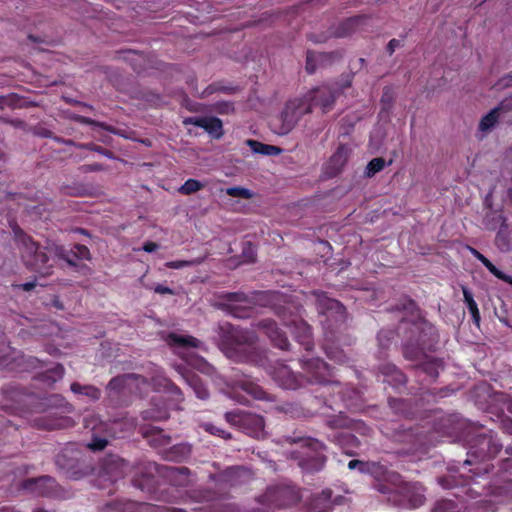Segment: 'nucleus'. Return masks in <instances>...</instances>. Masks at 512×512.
<instances>
[{"label":"nucleus","mask_w":512,"mask_h":512,"mask_svg":"<svg viewBox=\"0 0 512 512\" xmlns=\"http://www.w3.org/2000/svg\"><path fill=\"white\" fill-rule=\"evenodd\" d=\"M322 403L324 406L338 411L339 414L332 416L327 419L326 425L332 429L346 428L350 424L349 418L344 414V412L340 409V405L338 402L332 397V399H328L326 396L322 397Z\"/></svg>","instance_id":"nucleus-32"},{"label":"nucleus","mask_w":512,"mask_h":512,"mask_svg":"<svg viewBox=\"0 0 512 512\" xmlns=\"http://www.w3.org/2000/svg\"><path fill=\"white\" fill-rule=\"evenodd\" d=\"M396 308L398 310L406 311L412 315H416L417 318L422 317L417 303L410 297H404L401 299Z\"/></svg>","instance_id":"nucleus-57"},{"label":"nucleus","mask_w":512,"mask_h":512,"mask_svg":"<svg viewBox=\"0 0 512 512\" xmlns=\"http://www.w3.org/2000/svg\"><path fill=\"white\" fill-rule=\"evenodd\" d=\"M37 369L43 367V362L33 356H25L9 345H0V369L13 370L16 367Z\"/></svg>","instance_id":"nucleus-17"},{"label":"nucleus","mask_w":512,"mask_h":512,"mask_svg":"<svg viewBox=\"0 0 512 512\" xmlns=\"http://www.w3.org/2000/svg\"><path fill=\"white\" fill-rule=\"evenodd\" d=\"M395 442L403 444L400 451L405 454L424 453L432 444L431 437L419 428L403 429L395 434Z\"/></svg>","instance_id":"nucleus-13"},{"label":"nucleus","mask_w":512,"mask_h":512,"mask_svg":"<svg viewBox=\"0 0 512 512\" xmlns=\"http://www.w3.org/2000/svg\"><path fill=\"white\" fill-rule=\"evenodd\" d=\"M139 379H143V377L135 373L113 377L106 386L109 403L115 407L123 406L125 404V397L128 394L127 382Z\"/></svg>","instance_id":"nucleus-21"},{"label":"nucleus","mask_w":512,"mask_h":512,"mask_svg":"<svg viewBox=\"0 0 512 512\" xmlns=\"http://www.w3.org/2000/svg\"><path fill=\"white\" fill-rule=\"evenodd\" d=\"M470 253L479 260L491 274H493L496 278L512 285V276L505 274L501 270H499L487 257H485L482 253H480L477 249L473 247H468Z\"/></svg>","instance_id":"nucleus-39"},{"label":"nucleus","mask_w":512,"mask_h":512,"mask_svg":"<svg viewBox=\"0 0 512 512\" xmlns=\"http://www.w3.org/2000/svg\"><path fill=\"white\" fill-rule=\"evenodd\" d=\"M309 96L294 98L286 102L280 116L275 119V132L279 135L290 133L300 119L312 113V103H309Z\"/></svg>","instance_id":"nucleus-9"},{"label":"nucleus","mask_w":512,"mask_h":512,"mask_svg":"<svg viewBox=\"0 0 512 512\" xmlns=\"http://www.w3.org/2000/svg\"><path fill=\"white\" fill-rule=\"evenodd\" d=\"M187 383L189 386L193 389L195 392L197 398L201 400H206L209 397V391L201 378L196 374H188L185 377Z\"/></svg>","instance_id":"nucleus-47"},{"label":"nucleus","mask_w":512,"mask_h":512,"mask_svg":"<svg viewBox=\"0 0 512 512\" xmlns=\"http://www.w3.org/2000/svg\"><path fill=\"white\" fill-rule=\"evenodd\" d=\"M225 419L228 423L243 429L247 434L258 436L265 427L264 418L260 415L234 410L225 413Z\"/></svg>","instance_id":"nucleus-16"},{"label":"nucleus","mask_w":512,"mask_h":512,"mask_svg":"<svg viewBox=\"0 0 512 512\" xmlns=\"http://www.w3.org/2000/svg\"><path fill=\"white\" fill-rule=\"evenodd\" d=\"M255 500L267 508H289L301 501V492L296 485L283 482L268 486Z\"/></svg>","instance_id":"nucleus-8"},{"label":"nucleus","mask_w":512,"mask_h":512,"mask_svg":"<svg viewBox=\"0 0 512 512\" xmlns=\"http://www.w3.org/2000/svg\"><path fill=\"white\" fill-rule=\"evenodd\" d=\"M348 159L347 149L344 145H339L337 150L332 154L328 163H327V174L329 176L334 177L339 174L346 164Z\"/></svg>","instance_id":"nucleus-34"},{"label":"nucleus","mask_w":512,"mask_h":512,"mask_svg":"<svg viewBox=\"0 0 512 512\" xmlns=\"http://www.w3.org/2000/svg\"><path fill=\"white\" fill-rule=\"evenodd\" d=\"M65 373L63 365L56 364L54 367L47 369L45 372L39 374V379L48 385H52L58 380L62 379Z\"/></svg>","instance_id":"nucleus-50"},{"label":"nucleus","mask_w":512,"mask_h":512,"mask_svg":"<svg viewBox=\"0 0 512 512\" xmlns=\"http://www.w3.org/2000/svg\"><path fill=\"white\" fill-rule=\"evenodd\" d=\"M403 335V356L410 361L422 360L427 352H433L439 341L437 328L424 317L414 321H402L399 327Z\"/></svg>","instance_id":"nucleus-3"},{"label":"nucleus","mask_w":512,"mask_h":512,"mask_svg":"<svg viewBox=\"0 0 512 512\" xmlns=\"http://www.w3.org/2000/svg\"><path fill=\"white\" fill-rule=\"evenodd\" d=\"M209 256V252H205L202 256L191 260H173L165 263L168 269H182L184 267H193L202 264Z\"/></svg>","instance_id":"nucleus-52"},{"label":"nucleus","mask_w":512,"mask_h":512,"mask_svg":"<svg viewBox=\"0 0 512 512\" xmlns=\"http://www.w3.org/2000/svg\"><path fill=\"white\" fill-rule=\"evenodd\" d=\"M204 188V184L197 179L190 178L178 189L182 195H191Z\"/></svg>","instance_id":"nucleus-58"},{"label":"nucleus","mask_w":512,"mask_h":512,"mask_svg":"<svg viewBox=\"0 0 512 512\" xmlns=\"http://www.w3.org/2000/svg\"><path fill=\"white\" fill-rule=\"evenodd\" d=\"M380 373L385 377L383 382L388 383L395 389H400L406 384V376L394 364L385 363L379 367Z\"/></svg>","instance_id":"nucleus-31"},{"label":"nucleus","mask_w":512,"mask_h":512,"mask_svg":"<svg viewBox=\"0 0 512 512\" xmlns=\"http://www.w3.org/2000/svg\"><path fill=\"white\" fill-rule=\"evenodd\" d=\"M37 422L45 430L66 429L74 425L71 417L58 415V413L53 412H49V414L39 418Z\"/></svg>","instance_id":"nucleus-30"},{"label":"nucleus","mask_w":512,"mask_h":512,"mask_svg":"<svg viewBox=\"0 0 512 512\" xmlns=\"http://www.w3.org/2000/svg\"><path fill=\"white\" fill-rule=\"evenodd\" d=\"M394 103V91L391 87L386 86L383 88L382 96H381V104L383 108L389 110Z\"/></svg>","instance_id":"nucleus-64"},{"label":"nucleus","mask_w":512,"mask_h":512,"mask_svg":"<svg viewBox=\"0 0 512 512\" xmlns=\"http://www.w3.org/2000/svg\"><path fill=\"white\" fill-rule=\"evenodd\" d=\"M305 96H309V103L314 106L320 107L322 113H328L334 107L338 91L330 86H320L308 91Z\"/></svg>","instance_id":"nucleus-22"},{"label":"nucleus","mask_w":512,"mask_h":512,"mask_svg":"<svg viewBox=\"0 0 512 512\" xmlns=\"http://www.w3.org/2000/svg\"><path fill=\"white\" fill-rule=\"evenodd\" d=\"M142 434L143 437L148 440L150 446L159 450L164 449L171 443V437L165 434L162 429L155 426L146 428Z\"/></svg>","instance_id":"nucleus-33"},{"label":"nucleus","mask_w":512,"mask_h":512,"mask_svg":"<svg viewBox=\"0 0 512 512\" xmlns=\"http://www.w3.org/2000/svg\"><path fill=\"white\" fill-rule=\"evenodd\" d=\"M470 253L479 260L491 274H493L496 278L512 285V276L505 274L501 270H499L487 257H485L482 253H480L477 249L473 247H468Z\"/></svg>","instance_id":"nucleus-37"},{"label":"nucleus","mask_w":512,"mask_h":512,"mask_svg":"<svg viewBox=\"0 0 512 512\" xmlns=\"http://www.w3.org/2000/svg\"><path fill=\"white\" fill-rule=\"evenodd\" d=\"M504 109V102H501L498 106L491 109L486 115H484L478 125V129L484 135L490 133L498 124L500 112Z\"/></svg>","instance_id":"nucleus-36"},{"label":"nucleus","mask_w":512,"mask_h":512,"mask_svg":"<svg viewBox=\"0 0 512 512\" xmlns=\"http://www.w3.org/2000/svg\"><path fill=\"white\" fill-rule=\"evenodd\" d=\"M191 470L188 467H173L164 465L162 468V478L173 487H186L190 484Z\"/></svg>","instance_id":"nucleus-28"},{"label":"nucleus","mask_w":512,"mask_h":512,"mask_svg":"<svg viewBox=\"0 0 512 512\" xmlns=\"http://www.w3.org/2000/svg\"><path fill=\"white\" fill-rule=\"evenodd\" d=\"M13 231L24 266L29 271L42 277L52 275L56 266L55 255L52 253V243L43 246L34 241L19 227L13 229Z\"/></svg>","instance_id":"nucleus-4"},{"label":"nucleus","mask_w":512,"mask_h":512,"mask_svg":"<svg viewBox=\"0 0 512 512\" xmlns=\"http://www.w3.org/2000/svg\"><path fill=\"white\" fill-rule=\"evenodd\" d=\"M238 386L242 391L256 400H271L270 395L264 391L261 386L248 379L239 381Z\"/></svg>","instance_id":"nucleus-42"},{"label":"nucleus","mask_w":512,"mask_h":512,"mask_svg":"<svg viewBox=\"0 0 512 512\" xmlns=\"http://www.w3.org/2000/svg\"><path fill=\"white\" fill-rule=\"evenodd\" d=\"M315 304L318 312L326 316L324 322L325 352L328 358L338 363H344L346 356L342 350L334 349L333 344L344 342V331L347 329V312L345 306L338 300L329 298L325 292L314 291Z\"/></svg>","instance_id":"nucleus-2"},{"label":"nucleus","mask_w":512,"mask_h":512,"mask_svg":"<svg viewBox=\"0 0 512 512\" xmlns=\"http://www.w3.org/2000/svg\"><path fill=\"white\" fill-rule=\"evenodd\" d=\"M164 465L152 461L140 462L135 467L132 483L141 491L152 493L156 487V476L162 477Z\"/></svg>","instance_id":"nucleus-14"},{"label":"nucleus","mask_w":512,"mask_h":512,"mask_svg":"<svg viewBox=\"0 0 512 512\" xmlns=\"http://www.w3.org/2000/svg\"><path fill=\"white\" fill-rule=\"evenodd\" d=\"M462 293L464 297V302L466 303L467 308L471 314L472 321L474 324L478 326L480 324L481 319L478 305L474 300L471 291L466 286H462Z\"/></svg>","instance_id":"nucleus-49"},{"label":"nucleus","mask_w":512,"mask_h":512,"mask_svg":"<svg viewBox=\"0 0 512 512\" xmlns=\"http://www.w3.org/2000/svg\"><path fill=\"white\" fill-rule=\"evenodd\" d=\"M192 452V446L188 443H179L163 450L164 459L173 462H182L188 459Z\"/></svg>","instance_id":"nucleus-35"},{"label":"nucleus","mask_w":512,"mask_h":512,"mask_svg":"<svg viewBox=\"0 0 512 512\" xmlns=\"http://www.w3.org/2000/svg\"><path fill=\"white\" fill-rule=\"evenodd\" d=\"M301 366L310 376V383L321 385V397H334L339 405L341 403L347 409H358L362 406L361 392L351 385L332 380V369L322 359L303 358Z\"/></svg>","instance_id":"nucleus-1"},{"label":"nucleus","mask_w":512,"mask_h":512,"mask_svg":"<svg viewBox=\"0 0 512 512\" xmlns=\"http://www.w3.org/2000/svg\"><path fill=\"white\" fill-rule=\"evenodd\" d=\"M304 372L306 378L294 373L288 365L284 363H277L271 371V376L281 388L286 390H297L304 386V383L311 384L309 382L310 376L305 370Z\"/></svg>","instance_id":"nucleus-19"},{"label":"nucleus","mask_w":512,"mask_h":512,"mask_svg":"<svg viewBox=\"0 0 512 512\" xmlns=\"http://www.w3.org/2000/svg\"><path fill=\"white\" fill-rule=\"evenodd\" d=\"M256 248L251 242H245L242 249V257L245 262L253 263L256 260Z\"/></svg>","instance_id":"nucleus-62"},{"label":"nucleus","mask_w":512,"mask_h":512,"mask_svg":"<svg viewBox=\"0 0 512 512\" xmlns=\"http://www.w3.org/2000/svg\"><path fill=\"white\" fill-rule=\"evenodd\" d=\"M369 21L370 18L364 15L350 17L338 25L334 32V36L337 38H344L357 32H366V26Z\"/></svg>","instance_id":"nucleus-27"},{"label":"nucleus","mask_w":512,"mask_h":512,"mask_svg":"<svg viewBox=\"0 0 512 512\" xmlns=\"http://www.w3.org/2000/svg\"><path fill=\"white\" fill-rule=\"evenodd\" d=\"M32 400V396L26 395L16 388H10L3 391L0 406L5 411L16 413L22 409L23 405L32 404Z\"/></svg>","instance_id":"nucleus-24"},{"label":"nucleus","mask_w":512,"mask_h":512,"mask_svg":"<svg viewBox=\"0 0 512 512\" xmlns=\"http://www.w3.org/2000/svg\"><path fill=\"white\" fill-rule=\"evenodd\" d=\"M470 253L479 260L491 274H493L496 278L512 285V276L505 274L501 270H499L487 257H485L482 253H480L477 249L473 247H468Z\"/></svg>","instance_id":"nucleus-38"},{"label":"nucleus","mask_w":512,"mask_h":512,"mask_svg":"<svg viewBox=\"0 0 512 512\" xmlns=\"http://www.w3.org/2000/svg\"><path fill=\"white\" fill-rule=\"evenodd\" d=\"M108 445V440L105 436H99L96 433L92 434V439L87 443L86 447L91 451H102Z\"/></svg>","instance_id":"nucleus-60"},{"label":"nucleus","mask_w":512,"mask_h":512,"mask_svg":"<svg viewBox=\"0 0 512 512\" xmlns=\"http://www.w3.org/2000/svg\"><path fill=\"white\" fill-rule=\"evenodd\" d=\"M78 148L96 152L100 155H103V156L109 158V159L114 158V153L111 150L106 149L100 145L93 143V142L78 144Z\"/></svg>","instance_id":"nucleus-59"},{"label":"nucleus","mask_w":512,"mask_h":512,"mask_svg":"<svg viewBox=\"0 0 512 512\" xmlns=\"http://www.w3.org/2000/svg\"><path fill=\"white\" fill-rule=\"evenodd\" d=\"M70 389L74 394L83 395L91 401H97L101 397V390L93 385H82L79 382H73Z\"/></svg>","instance_id":"nucleus-45"},{"label":"nucleus","mask_w":512,"mask_h":512,"mask_svg":"<svg viewBox=\"0 0 512 512\" xmlns=\"http://www.w3.org/2000/svg\"><path fill=\"white\" fill-rule=\"evenodd\" d=\"M392 161L390 160L386 163L385 159L382 157H376L370 160L365 169V176L368 178L373 177L376 173L382 171L386 165H390Z\"/></svg>","instance_id":"nucleus-55"},{"label":"nucleus","mask_w":512,"mask_h":512,"mask_svg":"<svg viewBox=\"0 0 512 512\" xmlns=\"http://www.w3.org/2000/svg\"><path fill=\"white\" fill-rule=\"evenodd\" d=\"M72 255L77 260H90L91 253L89 248L83 244H74L71 248Z\"/></svg>","instance_id":"nucleus-61"},{"label":"nucleus","mask_w":512,"mask_h":512,"mask_svg":"<svg viewBox=\"0 0 512 512\" xmlns=\"http://www.w3.org/2000/svg\"><path fill=\"white\" fill-rule=\"evenodd\" d=\"M317 61L319 62V67H326L333 64L336 61H339L343 57L342 50H336L331 52H321L316 53Z\"/></svg>","instance_id":"nucleus-54"},{"label":"nucleus","mask_w":512,"mask_h":512,"mask_svg":"<svg viewBox=\"0 0 512 512\" xmlns=\"http://www.w3.org/2000/svg\"><path fill=\"white\" fill-rule=\"evenodd\" d=\"M284 324L291 329L295 340L306 350L311 351L314 347V341L312 336L311 326L303 321L302 319L292 318L286 321L284 318Z\"/></svg>","instance_id":"nucleus-23"},{"label":"nucleus","mask_w":512,"mask_h":512,"mask_svg":"<svg viewBox=\"0 0 512 512\" xmlns=\"http://www.w3.org/2000/svg\"><path fill=\"white\" fill-rule=\"evenodd\" d=\"M257 327L264 332L275 347L281 350H289V340L274 320L263 319L257 323Z\"/></svg>","instance_id":"nucleus-25"},{"label":"nucleus","mask_w":512,"mask_h":512,"mask_svg":"<svg viewBox=\"0 0 512 512\" xmlns=\"http://www.w3.org/2000/svg\"><path fill=\"white\" fill-rule=\"evenodd\" d=\"M155 510L154 505L134 501H127L123 508V512H155Z\"/></svg>","instance_id":"nucleus-56"},{"label":"nucleus","mask_w":512,"mask_h":512,"mask_svg":"<svg viewBox=\"0 0 512 512\" xmlns=\"http://www.w3.org/2000/svg\"><path fill=\"white\" fill-rule=\"evenodd\" d=\"M47 409H60L62 413L71 412L72 405L67 403L65 399L58 394H53L46 397L42 403Z\"/></svg>","instance_id":"nucleus-48"},{"label":"nucleus","mask_w":512,"mask_h":512,"mask_svg":"<svg viewBox=\"0 0 512 512\" xmlns=\"http://www.w3.org/2000/svg\"><path fill=\"white\" fill-rule=\"evenodd\" d=\"M183 123L185 125H194L203 128L212 138L219 139L223 136L222 121L214 116L204 117H188L185 118Z\"/></svg>","instance_id":"nucleus-26"},{"label":"nucleus","mask_w":512,"mask_h":512,"mask_svg":"<svg viewBox=\"0 0 512 512\" xmlns=\"http://www.w3.org/2000/svg\"><path fill=\"white\" fill-rule=\"evenodd\" d=\"M391 478L394 480V491L388 489L384 485H380L379 491L381 493H389L392 494L389 496V500L393 501L396 505H405L406 502L411 504L412 506H417L422 504L423 496L422 495H414L412 490L415 488L414 485L410 483L403 482L401 476L397 473H393Z\"/></svg>","instance_id":"nucleus-15"},{"label":"nucleus","mask_w":512,"mask_h":512,"mask_svg":"<svg viewBox=\"0 0 512 512\" xmlns=\"http://www.w3.org/2000/svg\"><path fill=\"white\" fill-rule=\"evenodd\" d=\"M55 464L66 477L74 480L82 478L89 472L83 453L74 443L68 444L56 455Z\"/></svg>","instance_id":"nucleus-10"},{"label":"nucleus","mask_w":512,"mask_h":512,"mask_svg":"<svg viewBox=\"0 0 512 512\" xmlns=\"http://www.w3.org/2000/svg\"><path fill=\"white\" fill-rule=\"evenodd\" d=\"M394 339V332L391 330H381L377 335V340L381 349H387Z\"/></svg>","instance_id":"nucleus-63"},{"label":"nucleus","mask_w":512,"mask_h":512,"mask_svg":"<svg viewBox=\"0 0 512 512\" xmlns=\"http://www.w3.org/2000/svg\"><path fill=\"white\" fill-rule=\"evenodd\" d=\"M153 382L156 386L162 387L166 392L175 396L176 401L182 402L184 400L181 389L169 378L164 376H156L153 377Z\"/></svg>","instance_id":"nucleus-44"},{"label":"nucleus","mask_w":512,"mask_h":512,"mask_svg":"<svg viewBox=\"0 0 512 512\" xmlns=\"http://www.w3.org/2000/svg\"><path fill=\"white\" fill-rule=\"evenodd\" d=\"M480 471H483V475L489 473V465L484 464L483 467H477L474 470H470L471 475L461 476L462 482L459 488V491L454 493L456 498H460L463 501L467 499H476L479 496L484 495V491L486 489V484L480 485L478 481H476V477H480Z\"/></svg>","instance_id":"nucleus-18"},{"label":"nucleus","mask_w":512,"mask_h":512,"mask_svg":"<svg viewBox=\"0 0 512 512\" xmlns=\"http://www.w3.org/2000/svg\"><path fill=\"white\" fill-rule=\"evenodd\" d=\"M166 341L169 346L180 348H198L201 344L200 340L193 336H184L175 332L169 333Z\"/></svg>","instance_id":"nucleus-41"},{"label":"nucleus","mask_w":512,"mask_h":512,"mask_svg":"<svg viewBox=\"0 0 512 512\" xmlns=\"http://www.w3.org/2000/svg\"><path fill=\"white\" fill-rule=\"evenodd\" d=\"M242 472L240 467H229L223 472L219 473L215 480L218 483H224L230 487L236 486L239 483V477Z\"/></svg>","instance_id":"nucleus-46"},{"label":"nucleus","mask_w":512,"mask_h":512,"mask_svg":"<svg viewBox=\"0 0 512 512\" xmlns=\"http://www.w3.org/2000/svg\"><path fill=\"white\" fill-rule=\"evenodd\" d=\"M223 305L236 318H248L251 316L254 305L253 298L243 292H227L221 296Z\"/></svg>","instance_id":"nucleus-20"},{"label":"nucleus","mask_w":512,"mask_h":512,"mask_svg":"<svg viewBox=\"0 0 512 512\" xmlns=\"http://www.w3.org/2000/svg\"><path fill=\"white\" fill-rule=\"evenodd\" d=\"M496 433L483 427L476 428L468 440V459L464 464L472 465L476 462H485L493 459L503 448L496 437Z\"/></svg>","instance_id":"nucleus-6"},{"label":"nucleus","mask_w":512,"mask_h":512,"mask_svg":"<svg viewBox=\"0 0 512 512\" xmlns=\"http://www.w3.org/2000/svg\"><path fill=\"white\" fill-rule=\"evenodd\" d=\"M343 497L332 500V491L330 489L323 490L320 494L311 500L308 512H331L334 504H339Z\"/></svg>","instance_id":"nucleus-29"},{"label":"nucleus","mask_w":512,"mask_h":512,"mask_svg":"<svg viewBox=\"0 0 512 512\" xmlns=\"http://www.w3.org/2000/svg\"><path fill=\"white\" fill-rule=\"evenodd\" d=\"M247 146L257 154L267 156H278L282 153V149L275 145L265 144L254 139H248L246 141Z\"/></svg>","instance_id":"nucleus-43"},{"label":"nucleus","mask_w":512,"mask_h":512,"mask_svg":"<svg viewBox=\"0 0 512 512\" xmlns=\"http://www.w3.org/2000/svg\"><path fill=\"white\" fill-rule=\"evenodd\" d=\"M19 487L37 497L59 498L63 494L61 486L55 478L49 475L24 479L20 482Z\"/></svg>","instance_id":"nucleus-11"},{"label":"nucleus","mask_w":512,"mask_h":512,"mask_svg":"<svg viewBox=\"0 0 512 512\" xmlns=\"http://www.w3.org/2000/svg\"><path fill=\"white\" fill-rule=\"evenodd\" d=\"M285 441L290 444L300 443L301 448L306 450L302 457L297 456L296 452H292V458L299 460L298 465L304 472L316 473L324 468L327 461L324 452L327 447L323 442L315 438L300 436H286Z\"/></svg>","instance_id":"nucleus-7"},{"label":"nucleus","mask_w":512,"mask_h":512,"mask_svg":"<svg viewBox=\"0 0 512 512\" xmlns=\"http://www.w3.org/2000/svg\"><path fill=\"white\" fill-rule=\"evenodd\" d=\"M221 344L229 357L237 361L254 362L257 358L256 335L229 323L220 326Z\"/></svg>","instance_id":"nucleus-5"},{"label":"nucleus","mask_w":512,"mask_h":512,"mask_svg":"<svg viewBox=\"0 0 512 512\" xmlns=\"http://www.w3.org/2000/svg\"><path fill=\"white\" fill-rule=\"evenodd\" d=\"M421 369L430 377L437 378L439 369L442 367V360L434 357L428 358L426 355L422 358Z\"/></svg>","instance_id":"nucleus-53"},{"label":"nucleus","mask_w":512,"mask_h":512,"mask_svg":"<svg viewBox=\"0 0 512 512\" xmlns=\"http://www.w3.org/2000/svg\"><path fill=\"white\" fill-rule=\"evenodd\" d=\"M130 471V464L118 456L105 458L100 465L97 481L99 487L108 488Z\"/></svg>","instance_id":"nucleus-12"},{"label":"nucleus","mask_w":512,"mask_h":512,"mask_svg":"<svg viewBox=\"0 0 512 512\" xmlns=\"http://www.w3.org/2000/svg\"><path fill=\"white\" fill-rule=\"evenodd\" d=\"M52 253L55 255V261L57 260H63L65 261L69 266L76 267V258L73 257L71 249H66L65 246L59 245L56 243H52Z\"/></svg>","instance_id":"nucleus-51"},{"label":"nucleus","mask_w":512,"mask_h":512,"mask_svg":"<svg viewBox=\"0 0 512 512\" xmlns=\"http://www.w3.org/2000/svg\"><path fill=\"white\" fill-rule=\"evenodd\" d=\"M505 453L509 456H512V446H507L505 449ZM501 478H503V485L495 487L499 489L498 492L501 494L502 492L512 491V478H504V474L509 473L512 474V457L505 458L500 465Z\"/></svg>","instance_id":"nucleus-40"}]
</instances>
